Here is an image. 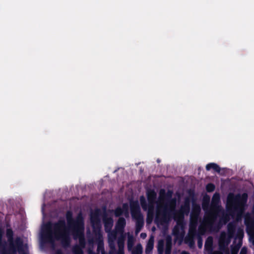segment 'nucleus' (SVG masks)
Masks as SVG:
<instances>
[{
    "label": "nucleus",
    "instance_id": "obj_34",
    "mask_svg": "<svg viewBox=\"0 0 254 254\" xmlns=\"http://www.w3.org/2000/svg\"><path fill=\"white\" fill-rule=\"evenodd\" d=\"M215 186L212 183H209L206 186V190L208 192H211L215 190Z\"/></svg>",
    "mask_w": 254,
    "mask_h": 254
},
{
    "label": "nucleus",
    "instance_id": "obj_30",
    "mask_svg": "<svg viewBox=\"0 0 254 254\" xmlns=\"http://www.w3.org/2000/svg\"><path fill=\"white\" fill-rule=\"evenodd\" d=\"M140 202L142 209L145 211L147 210V203L144 196L142 195L140 197Z\"/></svg>",
    "mask_w": 254,
    "mask_h": 254
},
{
    "label": "nucleus",
    "instance_id": "obj_14",
    "mask_svg": "<svg viewBox=\"0 0 254 254\" xmlns=\"http://www.w3.org/2000/svg\"><path fill=\"white\" fill-rule=\"evenodd\" d=\"M125 237L122 235L119 237L117 241L118 246V254H124V246H125Z\"/></svg>",
    "mask_w": 254,
    "mask_h": 254
},
{
    "label": "nucleus",
    "instance_id": "obj_31",
    "mask_svg": "<svg viewBox=\"0 0 254 254\" xmlns=\"http://www.w3.org/2000/svg\"><path fill=\"white\" fill-rule=\"evenodd\" d=\"M122 209L123 212L126 217H128L129 216V211H128V205L127 203H125L122 205Z\"/></svg>",
    "mask_w": 254,
    "mask_h": 254
},
{
    "label": "nucleus",
    "instance_id": "obj_3",
    "mask_svg": "<svg viewBox=\"0 0 254 254\" xmlns=\"http://www.w3.org/2000/svg\"><path fill=\"white\" fill-rule=\"evenodd\" d=\"M130 213L132 219L135 220V230L139 232L144 225L143 217L141 213L140 206L137 200L129 202Z\"/></svg>",
    "mask_w": 254,
    "mask_h": 254
},
{
    "label": "nucleus",
    "instance_id": "obj_10",
    "mask_svg": "<svg viewBox=\"0 0 254 254\" xmlns=\"http://www.w3.org/2000/svg\"><path fill=\"white\" fill-rule=\"evenodd\" d=\"M103 222L104 226V230L106 233L111 232L114 224V220L112 217H108L105 213L102 217Z\"/></svg>",
    "mask_w": 254,
    "mask_h": 254
},
{
    "label": "nucleus",
    "instance_id": "obj_45",
    "mask_svg": "<svg viewBox=\"0 0 254 254\" xmlns=\"http://www.w3.org/2000/svg\"><path fill=\"white\" fill-rule=\"evenodd\" d=\"M10 253H8L7 251L3 250V251L2 252V254H16V252L14 253L12 251L10 250Z\"/></svg>",
    "mask_w": 254,
    "mask_h": 254
},
{
    "label": "nucleus",
    "instance_id": "obj_13",
    "mask_svg": "<svg viewBox=\"0 0 254 254\" xmlns=\"http://www.w3.org/2000/svg\"><path fill=\"white\" fill-rule=\"evenodd\" d=\"M190 211V206H187L182 205L180 210L175 215V219L177 217L183 218L184 215H188Z\"/></svg>",
    "mask_w": 254,
    "mask_h": 254
},
{
    "label": "nucleus",
    "instance_id": "obj_28",
    "mask_svg": "<svg viewBox=\"0 0 254 254\" xmlns=\"http://www.w3.org/2000/svg\"><path fill=\"white\" fill-rule=\"evenodd\" d=\"M142 247L140 244H138L130 252L131 254H142Z\"/></svg>",
    "mask_w": 254,
    "mask_h": 254
},
{
    "label": "nucleus",
    "instance_id": "obj_25",
    "mask_svg": "<svg viewBox=\"0 0 254 254\" xmlns=\"http://www.w3.org/2000/svg\"><path fill=\"white\" fill-rule=\"evenodd\" d=\"M200 211V208L198 205L193 206L192 212L191 214V218H195L196 221L197 220L199 212Z\"/></svg>",
    "mask_w": 254,
    "mask_h": 254
},
{
    "label": "nucleus",
    "instance_id": "obj_11",
    "mask_svg": "<svg viewBox=\"0 0 254 254\" xmlns=\"http://www.w3.org/2000/svg\"><path fill=\"white\" fill-rule=\"evenodd\" d=\"M126 221L124 217H120L118 220L115 228L117 232L123 233L126 227Z\"/></svg>",
    "mask_w": 254,
    "mask_h": 254
},
{
    "label": "nucleus",
    "instance_id": "obj_19",
    "mask_svg": "<svg viewBox=\"0 0 254 254\" xmlns=\"http://www.w3.org/2000/svg\"><path fill=\"white\" fill-rule=\"evenodd\" d=\"M236 225L233 223L230 222L227 225L228 234L230 238H233L236 232Z\"/></svg>",
    "mask_w": 254,
    "mask_h": 254
},
{
    "label": "nucleus",
    "instance_id": "obj_20",
    "mask_svg": "<svg viewBox=\"0 0 254 254\" xmlns=\"http://www.w3.org/2000/svg\"><path fill=\"white\" fill-rule=\"evenodd\" d=\"M211 169H213L215 172L220 173L221 168L217 164L214 163H210L206 165V170L209 171Z\"/></svg>",
    "mask_w": 254,
    "mask_h": 254
},
{
    "label": "nucleus",
    "instance_id": "obj_2",
    "mask_svg": "<svg viewBox=\"0 0 254 254\" xmlns=\"http://www.w3.org/2000/svg\"><path fill=\"white\" fill-rule=\"evenodd\" d=\"M41 240L45 243L54 244L55 240H61L64 248L68 247L70 239L64 220H59L52 223L49 222L42 228L41 234Z\"/></svg>",
    "mask_w": 254,
    "mask_h": 254
},
{
    "label": "nucleus",
    "instance_id": "obj_36",
    "mask_svg": "<svg viewBox=\"0 0 254 254\" xmlns=\"http://www.w3.org/2000/svg\"><path fill=\"white\" fill-rule=\"evenodd\" d=\"M197 246L199 249H201L202 247L203 240L201 236L200 235H197Z\"/></svg>",
    "mask_w": 254,
    "mask_h": 254
},
{
    "label": "nucleus",
    "instance_id": "obj_48",
    "mask_svg": "<svg viewBox=\"0 0 254 254\" xmlns=\"http://www.w3.org/2000/svg\"><path fill=\"white\" fill-rule=\"evenodd\" d=\"M171 203H173L174 205L176 203V201L175 200H173V199H171L170 201H169V204H171Z\"/></svg>",
    "mask_w": 254,
    "mask_h": 254
},
{
    "label": "nucleus",
    "instance_id": "obj_6",
    "mask_svg": "<svg viewBox=\"0 0 254 254\" xmlns=\"http://www.w3.org/2000/svg\"><path fill=\"white\" fill-rule=\"evenodd\" d=\"M169 205V203H167L164 205L161 213L158 209H157L155 218V222L156 223L162 224L169 221L170 218V212L171 211V209L168 208Z\"/></svg>",
    "mask_w": 254,
    "mask_h": 254
},
{
    "label": "nucleus",
    "instance_id": "obj_47",
    "mask_svg": "<svg viewBox=\"0 0 254 254\" xmlns=\"http://www.w3.org/2000/svg\"><path fill=\"white\" fill-rule=\"evenodd\" d=\"M140 236L142 238H145L146 237V234L145 233H142L140 234Z\"/></svg>",
    "mask_w": 254,
    "mask_h": 254
},
{
    "label": "nucleus",
    "instance_id": "obj_51",
    "mask_svg": "<svg viewBox=\"0 0 254 254\" xmlns=\"http://www.w3.org/2000/svg\"><path fill=\"white\" fill-rule=\"evenodd\" d=\"M56 254H63L62 252L60 251H58L57 252Z\"/></svg>",
    "mask_w": 254,
    "mask_h": 254
},
{
    "label": "nucleus",
    "instance_id": "obj_23",
    "mask_svg": "<svg viewBox=\"0 0 254 254\" xmlns=\"http://www.w3.org/2000/svg\"><path fill=\"white\" fill-rule=\"evenodd\" d=\"M172 247V243L171 238L169 237L166 240V247L165 254H171Z\"/></svg>",
    "mask_w": 254,
    "mask_h": 254
},
{
    "label": "nucleus",
    "instance_id": "obj_44",
    "mask_svg": "<svg viewBox=\"0 0 254 254\" xmlns=\"http://www.w3.org/2000/svg\"><path fill=\"white\" fill-rule=\"evenodd\" d=\"M237 235L239 237H242L244 235V232L242 230L239 229L237 232Z\"/></svg>",
    "mask_w": 254,
    "mask_h": 254
},
{
    "label": "nucleus",
    "instance_id": "obj_35",
    "mask_svg": "<svg viewBox=\"0 0 254 254\" xmlns=\"http://www.w3.org/2000/svg\"><path fill=\"white\" fill-rule=\"evenodd\" d=\"M114 214L116 217H120L123 214L122 208L121 207H117L114 210Z\"/></svg>",
    "mask_w": 254,
    "mask_h": 254
},
{
    "label": "nucleus",
    "instance_id": "obj_8",
    "mask_svg": "<svg viewBox=\"0 0 254 254\" xmlns=\"http://www.w3.org/2000/svg\"><path fill=\"white\" fill-rule=\"evenodd\" d=\"M90 222L93 232L95 233L99 232L101 230V225L99 218V209H97L94 213L91 214Z\"/></svg>",
    "mask_w": 254,
    "mask_h": 254
},
{
    "label": "nucleus",
    "instance_id": "obj_7",
    "mask_svg": "<svg viewBox=\"0 0 254 254\" xmlns=\"http://www.w3.org/2000/svg\"><path fill=\"white\" fill-rule=\"evenodd\" d=\"M84 225L78 228L77 229L72 231L71 234L74 240H78L79 246L81 248H84L85 246L86 241L84 236Z\"/></svg>",
    "mask_w": 254,
    "mask_h": 254
},
{
    "label": "nucleus",
    "instance_id": "obj_9",
    "mask_svg": "<svg viewBox=\"0 0 254 254\" xmlns=\"http://www.w3.org/2000/svg\"><path fill=\"white\" fill-rule=\"evenodd\" d=\"M231 238H230L228 235L227 236L225 232H222L220 234L218 241L219 249L222 251H226V250L228 249L227 247L230 243V239Z\"/></svg>",
    "mask_w": 254,
    "mask_h": 254
},
{
    "label": "nucleus",
    "instance_id": "obj_16",
    "mask_svg": "<svg viewBox=\"0 0 254 254\" xmlns=\"http://www.w3.org/2000/svg\"><path fill=\"white\" fill-rule=\"evenodd\" d=\"M196 221L194 224H193L192 222H191L189 228L188 236H191L194 238H195V236L197 237V235L198 234L196 230Z\"/></svg>",
    "mask_w": 254,
    "mask_h": 254
},
{
    "label": "nucleus",
    "instance_id": "obj_18",
    "mask_svg": "<svg viewBox=\"0 0 254 254\" xmlns=\"http://www.w3.org/2000/svg\"><path fill=\"white\" fill-rule=\"evenodd\" d=\"M154 237L153 236H151L148 240L145 248V253L146 254H149L152 252L154 247Z\"/></svg>",
    "mask_w": 254,
    "mask_h": 254
},
{
    "label": "nucleus",
    "instance_id": "obj_38",
    "mask_svg": "<svg viewBox=\"0 0 254 254\" xmlns=\"http://www.w3.org/2000/svg\"><path fill=\"white\" fill-rule=\"evenodd\" d=\"M205 232V229L204 227H201V226H199L198 227V234L202 235L204 234Z\"/></svg>",
    "mask_w": 254,
    "mask_h": 254
},
{
    "label": "nucleus",
    "instance_id": "obj_39",
    "mask_svg": "<svg viewBox=\"0 0 254 254\" xmlns=\"http://www.w3.org/2000/svg\"><path fill=\"white\" fill-rule=\"evenodd\" d=\"M100 250L102 251V254L104 253V248L103 244L99 243L97 246V251L99 252Z\"/></svg>",
    "mask_w": 254,
    "mask_h": 254
},
{
    "label": "nucleus",
    "instance_id": "obj_26",
    "mask_svg": "<svg viewBox=\"0 0 254 254\" xmlns=\"http://www.w3.org/2000/svg\"><path fill=\"white\" fill-rule=\"evenodd\" d=\"M156 201H148V204H147V209H148V217L150 215H151L152 217L154 214V206Z\"/></svg>",
    "mask_w": 254,
    "mask_h": 254
},
{
    "label": "nucleus",
    "instance_id": "obj_52",
    "mask_svg": "<svg viewBox=\"0 0 254 254\" xmlns=\"http://www.w3.org/2000/svg\"><path fill=\"white\" fill-rule=\"evenodd\" d=\"M90 254H99V253H95L94 252H91L90 253Z\"/></svg>",
    "mask_w": 254,
    "mask_h": 254
},
{
    "label": "nucleus",
    "instance_id": "obj_4",
    "mask_svg": "<svg viewBox=\"0 0 254 254\" xmlns=\"http://www.w3.org/2000/svg\"><path fill=\"white\" fill-rule=\"evenodd\" d=\"M14 233L11 228H7L6 230V237L8 242L9 249L14 253L18 250L19 254L23 252V241L20 237H16L14 240Z\"/></svg>",
    "mask_w": 254,
    "mask_h": 254
},
{
    "label": "nucleus",
    "instance_id": "obj_32",
    "mask_svg": "<svg viewBox=\"0 0 254 254\" xmlns=\"http://www.w3.org/2000/svg\"><path fill=\"white\" fill-rule=\"evenodd\" d=\"M82 249L78 245H76L73 247L72 252L74 254H83Z\"/></svg>",
    "mask_w": 254,
    "mask_h": 254
},
{
    "label": "nucleus",
    "instance_id": "obj_12",
    "mask_svg": "<svg viewBox=\"0 0 254 254\" xmlns=\"http://www.w3.org/2000/svg\"><path fill=\"white\" fill-rule=\"evenodd\" d=\"M172 196V191L168 190L166 193L165 190L164 189L160 190L159 192V200L162 202H164L165 201L170 199Z\"/></svg>",
    "mask_w": 254,
    "mask_h": 254
},
{
    "label": "nucleus",
    "instance_id": "obj_5",
    "mask_svg": "<svg viewBox=\"0 0 254 254\" xmlns=\"http://www.w3.org/2000/svg\"><path fill=\"white\" fill-rule=\"evenodd\" d=\"M66 219L71 231L84 225V219L81 213H79L76 218L73 219L72 212L68 211L66 213Z\"/></svg>",
    "mask_w": 254,
    "mask_h": 254
},
{
    "label": "nucleus",
    "instance_id": "obj_42",
    "mask_svg": "<svg viewBox=\"0 0 254 254\" xmlns=\"http://www.w3.org/2000/svg\"><path fill=\"white\" fill-rule=\"evenodd\" d=\"M226 251H222L219 249V251H212V254H223Z\"/></svg>",
    "mask_w": 254,
    "mask_h": 254
},
{
    "label": "nucleus",
    "instance_id": "obj_49",
    "mask_svg": "<svg viewBox=\"0 0 254 254\" xmlns=\"http://www.w3.org/2000/svg\"><path fill=\"white\" fill-rule=\"evenodd\" d=\"M181 254H190V253L187 251H183L182 252Z\"/></svg>",
    "mask_w": 254,
    "mask_h": 254
},
{
    "label": "nucleus",
    "instance_id": "obj_41",
    "mask_svg": "<svg viewBox=\"0 0 254 254\" xmlns=\"http://www.w3.org/2000/svg\"><path fill=\"white\" fill-rule=\"evenodd\" d=\"M190 200L189 197H186L185 199L183 205L187 206H190Z\"/></svg>",
    "mask_w": 254,
    "mask_h": 254
},
{
    "label": "nucleus",
    "instance_id": "obj_22",
    "mask_svg": "<svg viewBox=\"0 0 254 254\" xmlns=\"http://www.w3.org/2000/svg\"><path fill=\"white\" fill-rule=\"evenodd\" d=\"M134 239L132 235H128L127 241V248L128 252L134 249Z\"/></svg>",
    "mask_w": 254,
    "mask_h": 254
},
{
    "label": "nucleus",
    "instance_id": "obj_46",
    "mask_svg": "<svg viewBox=\"0 0 254 254\" xmlns=\"http://www.w3.org/2000/svg\"><path fill=\"white\" fill-rule=\"evenodd\" d=\"M247 250L245 248H243L241 251L240 254H246Z\"/></svg>",
    "mask_w": 254,
    "mask_h": 254
},
{
    "label": "nucleus",
    "instance_id": "obj_37",
    "mask_svg": "<svg viewBox=\"0 0 254 254\" xmlns=\"http://www.w3.org/2000/svg\"><path fill=\"white\" fill-rule=\"evenodd\" d=\"M2 235H3V231L1 228H0V248H4L5 242H4V243L3 244L2 242Z\"/></svg>",
    "mask_w": 254,
    "mask_h": 254
},
{
    "label": "nucleus",
    "instance_id": "obj_1",
    "mask_svg": "<svg viewBox=\"0 0 254 254\" xmlns=\"http://www.w3.org/2000/svg\"><path fill=\"white\" fill-rule=\"evenodd\" d=\"M219 195L217 198L215 194L212 198L211 204L209 207V200L202 203V208L205 211L204 225L210 232H218L223 225L230 220L229 215L225 212L219 205Z\"/></svg>",
    "mask_w": 254,
    "mask_h": 254
},
{
    "label": "nucleus",
    "instance_id": "obj_40",
    "mask_svg": "<svg viewBox=\"0 0 254 254\" xmlns=\"http://www.w3.org/2000/svg\"><path fill=\"white\" fill-rule=\"evenodd\" d=\"M110 238H112L113 239H115L117 236V233L115 231H111V232L108 233Z\"/></svg>",
    "mask_w": 254,
    "mask_h": 254
},
{
    "label": "nucleus",
    "instance_id": "obj_43",
    "mask_svg": "<svg viewBox=\"0 0 254 254\" xmlns=\"http://www.w3.org/2000/svg\"><path fill=\"white\" fill-rule=\"evenodd\" d=\"M239 248H232L231 250V254H238Z\"/></svg>",
    "mask_w": 254,
    "mask_h": 254
},
{
    "label": "nucleus",
    "instance_id": "obj_17",
    "mask_svg": "<svg viewBox=\"0 0 254 254\" xmlns=\"http://www.w3.org/2000/svg\"><path fill=\"white\" fill-rule=\"evenodd\" d=\"M244 223L248 230L254 228V219L250 216L247 215L245 217Z\"/></svg>",
    "mask_w": 254,
    "mask_h": 254
},
{
    "label": "nucleus",
    "instance_id": "obj_33",
    "mask_svg": "<svg viewBox=\"0 0 254 254\" xmlns=\"http://www.w3.org/2000/svg\"><path fill=\"white\" fill-rule=\"evenodd\" d=\"M194 237L188 236L185 239V242L186 243H189L190 246L191 247L194 244Z\"/></svg>",
    "mask_w": 254,
    "mask_h": 254
},
{
    "label": "nucleus",
    "instance_id": "obj_21",
    "mask_svg": "<svg viewBox=\"0 0 254 254\" xmlns=\"http://www.w3.org/2000/svg\"><path fill=\"white\" fill-rule=\"evenodd\" d=\"M184 229V225L182 222L179 221L177 222V224L173 229V234L175 236H178L180 233L181 230H183Z\"/></svg>",
    "mask_w": 254,
    "mask_h": 254
},
{
    "label": "nucleus",
    "instance_id": "obj_15",
    "mask_svg": "<svg viewBox=\"0 0 254 254\" xmlns=\"http://www.w3.org/2000/svg\"><path fill=\"white\" fill-rule=\"evenodd\" d=\"M204 248L209 254H212L213 251V238L212 237H208L205 243Z\"/></svg>",
    "mask_w": 254,
    "mask_h": 254
},
{
    "label": "nucleus",
    "instance_id": "obj_53",
    "mask_svg": "<svg viewBox=\"0 0 254 254\" xmlns=\"http://www.w3.org/2000/svg\"><path fill=\"white\" fill-rule=\"evenodd\" d=\"M22 254H27V253H26L23 250V252L22 253Z\"/></svg>",
    "mask_w": 254,
    "mask_h": 254
},
{
    "label": "nucleus",
    "instance_id": "obj_29",
    "mask_svg": "<svg viewBox=\"0 0 254 254\" xmlns=\"http://www.w3.org/2000/svg\"><path fill=\"white\" fill-rule=\"evenodd\" d=\"M164 242L163 240H160L157 244V251L158 254H163L164 253Z\"/></svg>",
    "mask_w": 254,
    "mask_h": 254
},
{
    "label": "nucleus",
    "instance_id": "obj_24",
    "mask_svg": "<svg viewBox=\"0 0 254 254\" xmlns=\"http://www.w3.org/2000/svg\"><path fill=\"white\" fill-rule=\"evenodd\" d=\"M147 197L148 201H156L157 194L154 190H150L147 192Z\"/></svg>",
    "mask_w": 254,
    "mask_h": 254
},
{
    "label": "nucleus",
    "instance_id": "obj_27",
    "mask_svg": "<svg viewBox=\"0 0 254 254\" xmlns=\"http://www.w3.org/2000/svg\"><path fill=\"white\" fill-rule=\"evenodd\" d=\"M238 197L239 198L238 200L239 204L244 205L246 203L248 199V194L246 193H243L241 196L238 195Z\"/></svg>",
    "mask_w": 254,
    "mask_h": 254
},
{
    "label": "nucleus",
    "instance_id": "obj_50",
    "mask_svg": "<svg viewBox=\"0 0 254 254\" xmlns=\"http://www.w3.org/2000/svg\"><path fill=\"white\" fill-rule=\"evenodd\" d=\"M225 253L226 254H230L228 249H227V250H226V252Z\"/></svg>",
    "mask_w": 254,
    "mask_h": 254
}]
</instances>
